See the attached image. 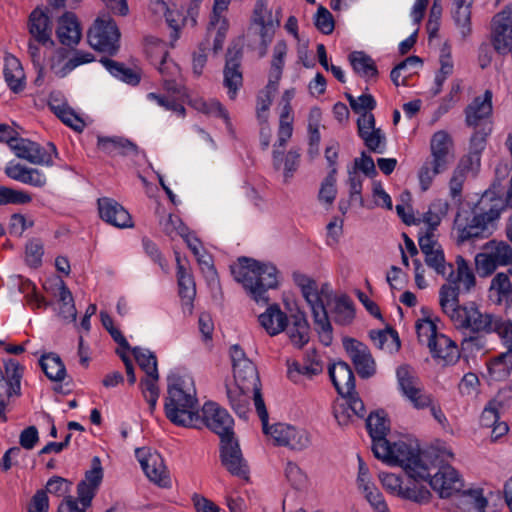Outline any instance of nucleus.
I'll return each mask as SVG.
<instances>
[{
	"mask_svg": "<svg viewBox=\"0 0 512 512\" xmlns=\"http://www.w3.org/2000/svg\"><path fill=\"white\" fill-rule=\"evenodd\" d=\"M503 210L504 202L487 193L473 208L459 209L454 219L458 242L487 238L491 233L489 224L498 219Z\"/></svg>",
	"mask_w": 512,
	"mask_h": 512,
	"instance_id": "f257e3e1",
	"label": "nucleus"
},
{
	"mask_svg": "<svg viewBox=\"0 0 512 512\" xmlns=\"http://www.w3.org/2000/svg\"><path fill=\"white\" fill-rule=\"evenodd\" d=\"M231 273L257 303H268L267 291L278 286L276 267L252 258H239L237 264L231 265Z\"/></svg>",
	"mask_w": 512,
	"mask_h": 512,
	"instance_id": "f03ea898",
	"label": "nucleus"
},
{
	"mask_svg": "<svg viewBox=\"0 0 512 512\" xmlns=\"http://www.w3.org/2000/svg\"><path fill=\"white\" fill-rule=\"evenodd\" d=\"M196 404L195 396L185 392L179 383L170 385L165 399V415L175 425L198 427L200 413L195 411Z\"/></svg>",
	"mask_w": 512,
	"mask_h": 512,
	"instance_id": "7ed1b4c3",
	"label": "nucleus"
},
{
	"mask_svg": "<svg viewBox=\"0 0 512 512\" xmlns=\"http://www.w3.org/2000/svg\"><path fill=\"white\" fill-rule=\"evenodd\" d=\"M293 280L300 287L305 300L312 310L314 323L318 327L320 341L325 346H329L333 340L332 325L326 307L319 295L316 281L299 272L293 273Z\"/></svg>",
	"mask_w": 512,
	"mask_h": 512,
	"instance_id": "20e7f679",
	"label": "nucleus"
},
{
	"mask_svg": "<svg viewBox=\"0 0 512 512\" xmlns=\"http://www.w3.org/2000/svg\"><path fill=\"white\" fill-rule=\"evenodd\" d=\"M452 322L457 328H464L472 333L490 334L496 332L500 337L512 327L511 322L504 321L501 317L490 313H482L474 305L464 306L455 314Z\"/></svg>",
	"mask_w": 512,
	"mask_h": 512,
	"instance_id": "39448f33",
	"label": "nucleus"
},
{
	"mask_svg": "<svg viewBox=\"0 0 512 512\" xmlns=\"http://www.w3.org/2000/svg\"><path fill=\"white\" fill-rule=\"evenodd\" d=\"M435 455L434 452H421L417 447L405 442H397L394 443L390 464L400 465L411 478L418 481V479H427L431 476V469L435 468V465L429 466V464Z\"/></svg>",
	"mask_w": 512,
	"mask_h": 512,
	"instance_id": "423d86ee",
	"label": "nucleus"
},
{
	"mask_svg": "<svg viewBox=\"0 0 512 512\" xmlns=\"http://www.w3.org/2000/svg\"><path fill=\"white\" fill-rule=\"evenodd\" d=\"M88 43L94 49L115 55L120 47V31L116 22L107 15L96 18L87 33Z\"/></svg>",
	"mask_w": 512,
	"mask_h": 512,
	"instance_id": "0eeeda50",
	"label": "nucleus"
},
{
	"mask_svg": "<svg viewBox=\"0 0 512 512\" xmlns=\"http://www.w3.org/2000/svg\"><path fill=\"white\" fill-rule=\"evenodd\" d=\"M431 476L424 481H428L431 488L438 493L440 498H449L453 494L460 492L464 486L458 472L449 464H444L437 455L432 459L429 466Z\"/></svg>",
	"mask_w": 512,
	"mask_h": 512,
	"instance_id": "6e6552de",
	"label": "nucleus"
},
{
	"mask_svg": "<svg viewBox=\"0 0 512 512\" xmlns=\"http://www.w3.org/2000/svg\"><path fill=\"white\" fill-rule=\"evenodd\" d=\"M475 264L480 276H488L497 267L512 264V247L506 242L491 241L486 252L476 255Z\"/></svg>",
	"mask_w": 512,
	"mask_h": 512,
	"instance_id": "1a4fd4ad",
	"label": "nucleus"
},
{
	"mask_svg": "<svg viewBox=\"0 0 512 512\" xmlns=\"http://www.w3.org/2000/svg\"><path fill=\"white\" fill-rule=\"evenodd\" d=\"M202 424L217 434L220 440L235 435L233 431V418L226 409L220 407L215 402H206L202 407L200 422L197 428Z\"/></svg>",
	"mask_w": 512,
	"mask_h": 512,
	"instance_id": "9d476101",
	"label": "nucleus"
},
{
	"mask_svg": "<svg viewBox=\"0 0 512 512\" xmlns=\"http://www.w3.org/2000/svg\"><path fill=\"white\" fill-rule=\"evenodd\" d=\"M5 375L0 378V419L6 421L5 409L10 398L20 395L23 367L18 361L9 358L4 360Z\"/></svg>",
	"mask_w": 512,
	"mask_h": 512,
	"instance_id": "9b49d317",
	"label": "nucleus"
},
{
	"mask_svg": "<svg viewBox=\"0 0 512 512\" xmlns=\"http://www.w3.org/2000/svg\"><path fill=\"white\" fill-rule=\"evenodd\" d=\"M220 460L230 474L248 480L249 466L235 435L220 440Z\"/></svg>",
	"mask_w": 512,
	"mask_h": 512,
	"instance_id": "f8f14e48",
	"label": "nucleus"
},
{
	"mask_svg": "<svg viewBox=\"0 0 512 512\" xmlns=\"http://www.w3.org/2000/svg\"><path fill=\"white\" fill-rule=\"evenodd\" d=\"M47 147L48 150L34 141L19 137L11 150L18 158L31 164L52 166L54 164L52 155L58 157V152L52 142H49Z\"/></svg>",
	"mask_w": 512,
	"mask_h": 512,
	"instance_id": "ddd939ff",
	"label": "nucleus"
},
{
	"mask_svg": "<svg viewBox=\"0 0 512 512\" xmlns=\"http://www.w3.org/2000/svg\"><path fill=\"white\" fill-rule=\"evenodd\" d=\"M343 347L361 378L368 379L375 374L376 364L365 344L354 338L345 337L343 338Z\"/></svg>",
	"mask_w": 512,
	"mask_h": 512,
	"instance_id": "4468645a",
	"label": "nucleus"
},
{
	"mask_svg": "<svg viewBox=\"0 0 512 512\" xmlns=\"http://www.w3.org/2000/svg\"><path fill=\"white\" fill-rule=\"evenodd\" d=\"M243 49L239 43H233L227 50L224 67V86L228 89V95L235 99L237 91L243 84L241 61Z\"/></svg>",
	"mask_w": 512,
	"mask_h": 512,
	"instance_id": "2eb2a0df",
	"label": "nucleus"
},
{
	"mask_svg": "<svg viewBox=\"0 0 512 512\" xmlns=\"http://www.w3.org/2000/svg\"><path fill=\"white\" fill-rule=\"evenodd\" d=\"M136 456L148 479L159 487L167 488L171 480L166 470L163 458L157 452H149L144 448L136 449Z\"/></svg>",
	"mask_w": 512,
	"mask_h": 512,
	"instance_id": "dca6fc26",
	"label": "nucleus"
},
{
	"mask_svg": "<svg viewBox=\"0 0 512 512\" xmlns=\"http://www.w3.org/2000/svg\"><path fill=\"white\" fill-rule=\"evenodd\" d=\"M50 9L36 7L29 15L28 30L32 39L43 46H54L52 39L53 24L49 16Z\"/></svg>",
	"mask_w": 512,
	"mask_h": 512,
	"instance_id": "f3484780",
	"label": "nucleus"
},
{
	"mask_svg": "<svg viewBox=\"0 0 512 512\" xmlns=\"http://www.w3.org/2000/svg\"><path fill=\"white\" fill-rule=\"evenodd\" d=\"M103 479V468L101 460L95 456L91 460V469L86 471L85 478L77 485L78 500L84 507L91 505L101 482Z\"/></svg>",
	"mask_w": 512,
	"mask_h": 512,
	"instance_id": "a211bd4d",
	"label": "nucleus"
},
{
	"mask_svg": "<svg viewBox=\"0 0 512 512\" xmlns=\"http://www.w3.org/2000/svg\"><path fill=\"white\" fill-rule=\"evenodd\" d=\"M357 119V132L369 151L383 153L386 145V136L380 128L375 126L374 115H365Z\"/></svg>",
	"mask_w": 512,
	"mask_h": 512,
	"instance_id": "6ab92c4d",
	"label": "nucleus"
},
{
	"mask_svg": "<svg viewBox=\"0 0 512 512\" xmlns=\"http://www.w3.org/2000/svg\"><path fill=\"white\" fill-rule=\"evenodd\" d=\"M98 210L101 219L115 227L129 228L133 226L132 217L128 211L111 198L98 199Z\"/></svg>",
	"mask_w": 512,
	"mask_h": 512,
	"instance_id": "aec40b11",
	"label": "nucleus"
},
{
	"mask_svg": "<svg viewBox=\"0 0 512 512\" xmlns=\"http://www.w3.org/2000/svg\"><path fill=\"white\" fill-rule=\"evenodd\" d=\"M328 373L340 396H351L355 392V376L351 367L346 362L338 361L331 364L328 368Z\"/></svg>",
	"mask_w": 512,
	"mask_h": 512,
	"instance_id": "412c9836",
	"label": "nucleus"
},
{
	"mask_svg": "<svg viewBox=\"0 0 512 512\" xmlns=\"http://www.w3.org/2000/svg\"><path fill=\"white\" fill-rule=\"evenodd\" d=\"M56 35L59 42L64 46L74 47L78 45L82 34L80 24L74 13L65 12L59 17Z\"/></svg>",
	"mask_w": 512,
	"mask_h": 512,
	"instance_id": "4be33fe9",
	"label": "nucleus"
},
{
	"mask_svg": "<svg viewBox=\"0 0 512 512\" xmlns=\"http://www.w3.org/2000/svg\"><path fill=\"white\" fill-rule=\"evenodd\" d=\"M428 348L432 357L442 361L444 365L454 364L460 356L456 343L442 333L430 340Z\"/></svg>",
	"mask_w": 512,
	"mask_h": 512,
	"instance_id": "5701e85b",
	"label": "nucleus"
},
{
	"mask_svg": "<svg viewBox=\"0 0 512 512\" xmlns=\"http://www.w3.org/2000/svg\"><path fill=\"white\" fill-rule=\"evenodd\" d=\"M501 338L507 346V351L493 358L489 365V372L496 380L506 379L512 371V327L505 331Z\"/></svg>",
	"mask_w": 512,
	"mask_h": 512,
	"instance_id": "b1692460",
	"label": "nucleus"
},
{
	"mask_svg": "<svg viewBox=\"0 0 512 512\" xmlns=\"http://www.w3.org/2000/svg\"><path fill=\"white\" fill-rule=\"evenodd\" d=\"M97 147L105 154L115 156H135L138 154V147L130 140L114 136H98Z\"/></svg>",
	"mask_w": 512,
	"mask_h": 512,
	"instance_id": "393cba45",
	"label": "nucleus"
},
{
	"mask_svg": "<svg viewBox=\"0 0 512 512\" xmlns=\"http://www.w3.org/2000/svg\"><path fill=\"white\" fill-rule=\"evenodd\" d=\"M492 114V92L486 90L483 97H475L466 107L465 116L468 126L477 127L482 120Z\"/></svg>",
	"mask_w": 512,
	"mask_h": 512,
	"instance_id": "a878e982",
	"label": "nucleus"
},
{
	"mask_svg": "<svg viewBox=\"0 0 512 512\" xmlns=\"http://www.w3.org/2000/svg\"><path fill=\"white\" fill-rule=\"evenodd\" d=\"M258 320L270 336H275L286 329L288 317L279 305L272 304L259 315Z\"/></svg>",
	"mask_w": 512,
	"mask_h": 512,
	"instance_id": "bb28decb",
	"label": "nucleus"
},
{
	"mask_svg": "<svg viewBox=\"0 0 512 512\" xmlns=\"http://www.w3.org/2000/svg\"><path fill=\"white\" fill-rule=\"evenodd\" d=\"M177 262V281L179 287V296L182 300L183 306H186L190 311L193 307V301L196 296V285L194 278L185 267L182 265L180 256L176 255Z\"/></svg>",
	"mask_w": 512,
	"mask_h": 512,
	"instance_id": "cd10ccee",
	"label": "nucleus"
},
{
	"mask_svg": "<svg viewBox=\"0 0 512 512\" xmlns=\"http://www.w3.org/2000/svg\"><path fill=\"white\" fill-rule=\"evenodd\" d=\"M291 324L287 323V333L292 344L297 348H302L310 339V326L304 312L297 311L290 316Z\"/></svg>",
	"mask_w": 512,
	"mask_h": 512,
	"instance_id": "c85d7f7f",
	"label": "nucleus"
},
{
	"mask_svg": "<svg viewBox=\"0 0 512 512\" xmlns=\"http://www.w3.org/2000/svg\"><path fill=\"white\" fill-rule=\"evenodd\" d=\"M451 146L452 140L447 132L443 130L436 132L430 142L431 160L449 167L453 160V155L450 153Z\"/></svg>",
	"mask_w": 512,
	"mask_h": 512,
	"instance_id": "c756f323",
	"label": "nucleus"
},
{
	"mask_svg": "<svg viewBox=\"0 0 512 512\" xmlns=\"http://www.w3.org/2000/svg\"><path fill=\"white\" fill-rule=\"evenodd\" d=\"M235 384L242 391H251L261 386L256 366L252 361L243 362L241 366L233 368Z\"/></svg>",
	"mask_w": 512,
	"mask_h": 512,
	"instance_id": "7c9ffc66",
	"label": "nucleus"
},
{
	"mask_svg": "<svg viewBox=\"0 0 512 512\" xmlns=\"http://www.w3.org/2000/svg\"><path fill=\"white\" fill-rule=\"evenodd\" d=\"M4 78L9 88L17 93L24 88V71L20 61L12 54H6L4 58Z\"/></svg>",
	"mask_w": 512,
	"mask_h": 512,
	"instance_id": "2f4dec72",
	"label": "nucleus"
},
{
	"mask_svg": "<svg viewBox=\"0 0 512 512\" xmlns=\"http://www.w3.org/2000/svg\"><path fill=\"white\" fill-rule=\"evenodd\" d=\"M330 314L336 324L341 326L350 325L355 318L353 301L347 295L335 298Z\"/></svg>",
	"mask_w": 512,
	"mask_h": 512,
	"instance_id": "473e14b6",
	"label": "nucleus"
},
{
	"mask_svg": "<svg viewBox=\"0 0 512 512\" xmlns=\"http://www.w3.org/2000/svg\"><path fill=\"white\" fill-rule=\"evenodd\" d=\"M473 0H454L452 18L463 37L471 33V5Z\"/></svg>",
	"mask_w": 512,
	"mask_h": 512,
	"instance_id": "72a5a7b5",
	"label": "nucleus"
},
{
	"mask_svg": "<svg viewBox=\"0 0 512 512\" xmlns=\"http://www.w3.org/2000/svg\"><path fill=\"white\" fill-rule=\"evenodd\" d=\"M490 290L497 294V302L512 303V267L506 272L497 273L490 285Z\"/></svg>",
	"mask_w": 512,
	"mask_h": 512,
	"instance_id": "f704fd0d",
	"label": "nucleus"
},
{
	"mask_svg": "<svg viewBox=\"0 0 512 512\" xmlns=\"http://www.w3.org/2000/svg\"><path fill=\"white\" fill-rule=\"evenodd\" d=\"M370 338L377 348L389 353L397 352L401 346L398 332L392 327H387L384 330H372Z\"/></svg>",
	"mask_w": 512,
	"mask_h": 512,
	"instance_id": "c9c22d12",
	"label": "nucleus"
},
{
	"mask_svg": "<svg viewBox=\"0 0 512 512\" xmlns=\"http://www.w3.org/2000/svg\"><path fill=\"white\" fill-rule=\"evenodd\" d=\"M287 376L294 383L298 384L301 382L302 377L312 379L314 376L322 373V363L312 362L309 365L298 361H287Z\"/></svg>",
	"mask_w": 512,
	"mask_h": 512,
	"instance_id": "e433bc0d",
	"label": "nucleus"
},
{
	"mask_svg": "<svg viewBox=\"0 0 512 512\" xmlns=\"http://www.w3.org/2000/svg\"><path fill=\"white\" fill-rule=\"evenodd\" d=\"M349 61L353 70L361 77L375 78L378 69L374 60L363 51H354L349 55Z\"/></svg>",
	"mask_w": 512,
	"mask_h": 512,
	"instance_id": "4c0bfd02",
	"label": "nucleus"
},
{
	"mask_svg": "<svg viewBox=\"0 0 512 512\" xmlns=\"http://www.w3.org/2000/svg\"><path fill=\"white\" fill-rule=\"evenodd\" d=\"M39 364L48 379L61 382L66 376V368L61 358L55 353L43 355Z\"/></svg>",
	"mask_w": 512,
	"mask_h": 512,
	"instance_id": "58836bf2",
	"label": "nucleus"
},
{
	"mask_svg": "<svg viewBox=\"0 0 512 512\" xmlns=\"http://www.w3.org/2000/svg\"><path fill=\"white\" fill-rule=\"evenodd\" d=\"M100 62L114 77L131 85H137L140 82L139 75L124 64L106 57L101 58Z\"/></svg>",
	"mask_w": 512,
	"mask_h": 512,
	"instance_id": "ea45409f",
	"label": "nucleus"
},
{
	"mask_svg": "<svg viewBox=\"0 0 512 512\" xmlns=\"http://www.w3.org/2000/svg\"><path fill=\"white\" fill-rule=\"evenodd\" d=\"M440 305L445 314H447L451 320L456 316L460 309L464 306L458 305V287L450 285H443L440 289Z\"/></svg>",
	"mask_w": 512,
	"mask_h": 512,
	"instance_id": "a19ab883",
	"label": "nucleus"
},
{
	"mask_svg": "<svg viewBox=\"0 0 512 512\" xmlns=\"http://www.w3.org/2000/svg\"><path fill=\"white\" fill-rule=\"evenodd\" d=\"M425 263L448 281H454V267L452 264L445 262L444 253L441 248L434 250L431 254L425 255Z\"/></svg>",
	"mask_w": 512,
	"mask_h": 512,
	"instance_id": "79ce46f5",
	"label": "nucleus"
},
{
	"mask_svg": "<svg viewBox=\"0 0 512 512\" xmlns=\"http://www.w3.org/2000/svg\"><path fill=\"white\" fill-rule=\"evenodd\" d=\"M250 393H252V391H242V389L237 385L235 388L227 387V397L230 405L235 413L241 418H245L249 412Z\"/></svg>",
	"mask_w": 512,
	"mask_h": 512,
	"instance_id": "37998d69",
	"label": "nucleus"
},
{
	"mask_svg": "<svg viewBox=\"0 0 512 512\" xmlns=\"http://www.w3.org/2000/svg\"><path fill=\"white\" fill-rule=\"evenodd\" d=\"M487 504L482 490H470L463 495L458 506L462 512H485Z\"/></svg>",
	"mask_w": 512,
	"mask_h": 512,
	"instance_id": "c03bdc74",
	"label": "nucleus"
},
{
	"mask_svg": "<svg viewBox=\"0 0 512 512\" xmlns=\"http://www.w3.org/2000/svg\"><path fill=\"white\" fill-rule=\"evenodd\" d=\"M345 97L349 102L352 111L359 114L358 119L365 118V115H373L372 110L376 107V100L370 94H362L358 98H355L352 94L346 92Z\"/></svg>",
	"mask_w": 512,
	"mask_h": 512,
	"instance_id": "a18cd8bd",
	"label": "nucleus"
},
{
	"mask_svg": "<svg viewBox=\"0 0 512 512\" xmlns=\"http://www.w3.org/2000/svg\"><path fill=\"white\" fill-rule=\"evenodd\" d=\"M51 110L55 115L66 125L73 128L75 131H82L85 124L83 120L68 106L66 105H55L51 100L49 102Z\"/></svg>",
	"mask_w": 512,
	"mask_h": 512,
	"instance_id": "49530a36",
	"label": "nucleus"
},
{
	"mask_svg": "<svg viewBox=\"0 0 512 512\" xmlns=\"http://www.w3.org/2000/svg\"><path fill=\"white\" fill-rule=\"evenodd\" d=\"M366 428L371 438L386 436L389 425L384 411L371 412L366 419Z\"/></svg>",
	"mask_w": 512,
	"mask_h": 512,
	"instance_id": "de8ad7c7",
	"label": "nucleus"
},
{
	"mask_svg": "<svg viewBox=\"0 0 512 512\" xmlns=\"http://www.w3.org/2000/svg\"><path fill=\"white\" fill-rule=\"evenodd\" d=\"M447 169V166L438 162H434L433 160L425 161L418 173L421 189L423 191L428 190L433 182L434 177L446 171Z\"/></svg>",
	"mask_w": 512,
	"mask_h": 512,
	"instance_id": "09e8293b",
	"label": "nucleus"
},
{
	"mask_svg": "<svg viewBox=\"0 0 512 512\" xmlns=\"http://www.w3.org/2000/svg\"><path fill=\"white\" fill-rule=\"evenodd\" d=\"M309 444V434L305 430L297 429L289 425L283 446L288 447L291 450L301 451L307 448Z\"/></svg>",
	"mask_w": 512,
	"mask_h": 512,
	"instance_id": "8fccbe9b",
	"label": "nucleus"
},
{
	"mask_svg": "<svg viewBox=\"0 0 512 512\" xmlns=\"http://www.w3.org/2000/svg\"><path fill=\"white\" fill-rule=\"evenodd\" d=\"M135 360L137 361L140 368L146 373V375L157 373V358L153 352L140 347H134L131 349Z\"/></svg>",
	"mask_w": 512,
	"mask_h": 512,
	"instance_id": "3c124183",
	"label": "nucleus"
},
{
	"mask_svg": "<svg viewBox=\"0 0 512 512\" xmlns=\"http://www.w3.org/2000/svg\"><path fill=\"white\" fill-rule=\"evenodd\" d=\"M336 173V168L330 170L328 175L324 178L319 191L318 199L328 205H332L337 195Z\"/></svg>",
	"mask_w": 512,
	"mask_h": 512,
	"instance_id": "603ef678",
	"label": "nucleus"
},
{
	"mask_svg": "<svg viewBox=\"0 0 512 512\" xmlns=\"http://www.w3.org/2000/svg\"><path fill=\"white\" fill-rule=\"evenodd\" d=\"M397 381L402 393L407 396L409 393H413L418 384V379L414 376L411 368L407 365H402L396 370Z\"/></svg>",
	"mask_w": 512,
	"mask_h": 512,
	"instance_id": "864d4df0",
	"label": "nucleus"
},
{
	"mask_svg": "<svg viewBox=\"0 0 512 512\" xmlns=\"http://www.w3.org/2000/svg\"><path fill=\"white\" fill-rule=\"evenodd\" d=\"M314 25L321 33L325 35L331 34L335 28L333 15L327 8L319 6L314 16Z\"/></svg>",
	"mask_w": 512,
	"mask_h": 512,
	"instance_id": "5fc2aeb1",
	"label": "nucleus"
},
{
	"mask_svg": "<svg viewBox=\"0 0 512 512\" xmlns=\"http://www.w3.org/2000/svg\"><path fill=\"white\" fill-rule=\"evenodd\" d=\"M93 59V55L89 52L76 51L72 58L65 62L59 70H56V76L63 78L79 65L89 63Z\"/></svg>",
	"mask_w": 512,
	"mask_h": 512,
	"instance_id": "6e6d98bb",
	"label": "nucleus"
},
{
	"mask_svg": "<svg viewBox=\"0 0 512 512\" xmlns=\"http://www.w3.org/2000/svg\"><path fill=\"white\" fill-rule=\"evenodd\" d=\"M0 197L2 204H27L30 203L32 197L24 191L15 190L6 186H0Z\"/></svg>",
	"mask_w": 512,
	"mask_h": 512,
	"instance_id": "4d7b16f0",
	"label": "nucleus"
},
{
	"mask_svg": "<svg viewBox=\"0 0 512 512\" xmlns=\"http://www.w3.org/2000/svg\"><path fill=\"white\" fill-rule=\"evenodd\" d=\"M457 263V274L454 273L453 280L451 283L463 282L467 289L475 285V276L470 270L468 263L462 256H458L456 259Z\"/></svg>",
	"mask_w": 512,
	"mask_h": 512,
	"instance_id": "13d9d810",
	"label": "nucleus"
},
{
	"mask_svg": "<svg viewBox=\"0 0 512 512\" xmlns=\"http://www.w3.org/2000/svg\"><path fill=\"white\" fill-rule=\"evenodd\" d=\"M43 244L40 240L33 239L26 244L25 260L26 263L33 268H37L42 263Z\"/></svg>",
	"mask_w": 512,
	"mask_h": 512,
	"instance_id": "bf43d9fd",
	"label": "nucleus"
},
{
	"mask_svg": "<svg viewBox=\"0 0 512 512\" xmlns=\"http://www.w3.org/2000/svg\"><path fill=\"white\" fill-rule=\"evenodd\" d=\"M373 445H372V451L374 456L377 459L383 460L387 463H391L393 450H394V443L391 444L387 439L386 436H382L379 438H372Z\"/></svg>",
	"mask_w": 512,
	"mask_h": 512,
	"instance_id": "052dcab7",
	"label": "nucleus"
},
{
	"mask_svg": "<svg viewBox=\"0 0 512 512\" xmlns=\"http://www.w3.org/2000/svg\"><path fill=\"white\" fill-rule=\"evenodd\" d=\"M259 27V35L261 38L262 49L260 56L263 57L267 52L268 45L272 42L275 33V25L271 19V13L269 12V18L263 20L262 23H254Z\"/></svg>",
	"mask_w": 512,
	"mask_h": 512,
	"instance_id": "680f3d73",
	"label": "nucleus"
},
{
	"mask_svg": "<svg viewBox=\"0 0 512 512\" xmlns=\"http://www.w3.org/2000/svg\"><path fill=\"white\" fill-rule=\"evenodd\" d=\"M363 492L365 493V498L376 512H388V507L384 497L378 489L373 485L366 483L364 484Z\"/></svg>",
	"mask_w": 512,
	"mask_h": 512,
	"instance_id": "e2e57ef3",
	"label": "nucleus"
},
{
	"mask_svg": "<svg viewBox=\"0 0 512 512\" xmlns=\"http://www.w3.org/2000/svg\"><path fill=\"white\" fill-rule=\"evenodd\" d=\"M20 291L25 294L27 303L34 308H43L48 305L45 299L36 293L35 285L29 280H25L20 284Z\"/></svg>",
	"mask_w": 512,
	"mask_h": 512,
	"instance_id": "0e129e2a",
	"label": "nucleus"
},
{
	"mask_svg": "<svg viewBox=\"0 0 512 512\" xmlns=\"http://www.w3.org/2000/svg\"><path fill=\"white\" fill-rule=\"evenodd\" d=\"M71 485L72 483L65 478L53 476L48 480L44 491H46V494L50 493L57 497H61L70 492Z\"/></svg>",
	"mask_w": 512,
	"mask_h": 512,
	"instance_id": "69168bd1",
	"label": "nucleus"
},
{
	"mask_svg": "<svg viewBox=\"0 0 512 512\" xmlns=\"http://www.w3.org/2000/svg\"><path fill=\"white\" fill-rule=\"evenodd\" d=\"M416 332L418 335V339L420 342L428 345L431 339H434V336H437L439 332L437 331L436 324L430 319L419 320L416 323Z\"/></svg>",
	"mask_w": 512,
	"mask_h": 512,
	"instance_id": "338daca9",
	"label": "nucleus"
},
{
	"mask_svg": "<svg viewBox=\"0 0 512 512\" xmlns=\"http://www.w3.org/2000/svg\"><path fill=\"white\" fill-rule=\"evenodd\" d=\"M300 149L292 148L284 157V181L288 182L297 171L300 163Z\"/></svg>",
	"mask_w": 512,
	"mask_h": 512,
	"instance_id": "774afa93",
	"label": "nucleus"
}]
</instances>
